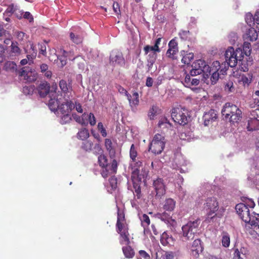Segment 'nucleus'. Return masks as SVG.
<instances>
[{"label": "nucleus", "instance_id": "obj_1", "mask_svg": "<svg viewBox=\"0 0 259 259\" xmlns=\"http://www.w3.org/2000/svg\"><path fill=\"white\" fill-rule=\"evenodd\" d=\"M221 112L224 118L233 124L239 122L242 118L241 110L230 103H226L224 105Z\"/></svg>", "mask_w": 259, "mask_h": 259}, {"label": "nucleus", "instance_id": "obj_2", "mask_svg": "<svg viewBox=\"0 0 259 259\" xmlns=\"http://www.w3.org/2000/svg\"><path fill=\"white\" fill-rule=\"evenodd\" d=\"M225 57L228 65L231 67H234L238 61L243 60L244 55L241 49L237 48L235 50L232 47H229L226 51Z\"/></svg>", "mask_w": 259, "mask_h": 259}, {"label": "nucleus", "instance_id": "obj_3", "mask_svg": "<svg viewBox=\"0 0 259 259\" xmlns=\"http://www.w3.org/2000/svg\"><path fill=\"white\" fill-rule=\"evenodd\" d=\"M171 117L175 122L180 125H186L188 122L189 114L185 108L181 106L172 108Z\"/></svg>", "mask_w": 259, "mask_h": 259}, {"label": "nucleus", "instance_id": "obj_4", "mask_svg": "<svg viewBox=\"0 0 259 259\" xmlns=\"http://www.w3.org/2000/svg\"><path fill=\"white\" fill-rule=\"evenodd\" d=\"M200 220H196L193 222L190 221L182 227L183 236L186 240H191L194 239L195 234L197 233Z\"/></svg>", "mask_w": 259, "mask_h": 259}, {"label": "nucleus", "instance_id": "obj_5", "mask_svg": "<svg viewBox=\"0 0 259 259\" xmlns=\"http://www.w3.org/2000/svg\"><path fill=\"white\" fill-rule=\"evenodd\" d=\"M165 142V138L161 135L156 134L149 146V151L150 150L155 154H160L164 149Z\"/></svg>", "mask_w": 259, "mask_h": 259}, {"label": "nucleus", "instance_id": "obj_6", "mask_svg": "<svg viewBox=\"0 0 259 259\" xmlns=\"http://www.w3.org/2000/svg\"><path fill=\"white\" fill-rule=\"evenodd\" d=\"M219 203L217 199L213 197H208L204 203V208L208 210L207 213V220L210 222L209 219H213L215 215V212L219 209Z\"/></svg>", "mask_w": 259, "mask_h": 259}, {"label": "nucleus", "instance_id": "obj_7", "mask_svg": "<svg viewBox=\"0 0 259 259\" xmlns=\"http://www.w3.org/2000/svg\"><path fill=\"white\" fill-rule=\"evenodd\" d=\"M235 209L240 219L245 223L250 220L251 213L249 208L244 203L237 204L235 206Z\"/></svg>", "mask_w": 259, "mask_h": 259}, {"label": "nucleus", "instance_id": "obj_8", "mask_svg": "<svg viewBox=\"0 0 259 259\" xmlns=\"http://www.w3.org/2000/svg\"><path fill=\"white\" fill-rule=\"evenodd\" d=\"M153 186L156 192L155 197L156 198H160L165 195L166 186L162 179L157 178L156 180H154Z\"/></svg>", "mask_w": 259, "mask_h": 259}, {"label": "nucleus", "instance_id": "obj_9", "mask_svg": "<svg viewBox=\"0 0 259 259\" xmlns=\"http://www.w3.org/2000/svg\"><path fill=\"white\" fill-rule=\"evenodd\" d=\"M109 63L113 66H122L125 64V60L121 52L113 51L110 56Z\"/></svg>", "mask_w": 259, "mask_h": 259}, {"label": "nucleus", "instance_id": "obj_10", "mask_svg": "<svg viewBox=\"0 0 259 259\" xmlns=\"http://www.w3.org/2000/svg\"><path fill=\"white\" fill-rule=\"evenodd\" d=\"M19 76L23 77L24 79L27 82L35 81L37 78L36 72L34 70H31L29 67H24L22 68L19 73Z\"/></svg>", "mask_w": 259, "mask_h": 259}, {"label": "nucleus", "instance_id": "obj_11", "mask_svg": "<svg viewBox=\"0 0 259 259\" xmlns=\"http://www.w3.org/2000/svg\"><path fill=\"white\" fill-rule=\"evenodd\" d=\"M58 95H57L56 92H51L49 97V100L48 101V107L52 111H56L59 107V105L61 104V98H58Z\"/></svg>", "mask_w": 259, "mask_h": 259}, {"label": "nucleus", "instance_id": "obj_12", "mask_svg": "<svg viewBox=\"0 0 259 259\" xmlns=\"http://www.w3.org/2000/svg\"><path fill=\"white\" fill-rule=\"evenodd\" d=\"M248 120L247 129L248 131L253 132L259 130V116L255 111H252Z\"/></svg>", "mask_w": 259, "mask_h": 259}, {"label": "nucleus", "instance_id": "obj_13", "mask_svg": "<svg viewBox=\"0 0 259 259\" xmlns=\"http://www.w3.org/2000/svg\"><path fill=\"white\" fill-rule=\"evenodd\" d=\"M253 229L257 234L259 233V214L253 211L250 216V220L246 223L245 227Z\"/></svg>", "mask_w": 259, "mask_h": 259}, {"label": "nucleus", "instance_id": "obj_14", "mask_svg": "<svg viewBox=\"0 0 259 259\" xmlns=\"http://www.w3.org/2000/svg\"><path fill=\"white\" fill-rule=\"evenodd\" d=\"M204 65H205V61L203 60L199 59L193 62L192 65V69L190 71L191 75L196 76L201 74Z\"/></svg>", "mask_w": 259, "mask_h": 259}, {"label": "nucleus", "instance_id": "obj_15", "mask_svg": "<svg viewBox=\"0 0 259 259\" xmlns=\"http://www.w3.org/2000/svg\"><path fill=\"white\" fill-rule=\"evenodd\" d=\"M160 243L163 246H173L175 239L167 232H164L160 236Z\"/></svg>", "mask_w": 259, "mask_h": 259}, {"label": "nucleus", "instance_id": "obj_16", "mask_svg": "<svg viewBox=\"0 0 259 259\" xmlns=\"http://www.w3.org/2000/svg\"><path fill=\"white\" fill-rule=\"evenodd\" d=\"M217 112L214 109H210L208 112L205 113L203 116L204 125L207 126L217 118Z\"/></svg>", "mask_w": 259, "mask_h": 259}, {"label": "nucleus", "instance_id": "obj_17", "mask_svg": "<svg viewBox=\"0 0 259 259\" xmlns=\"http://www.w3.org/2000/svg\"><path fill=\"white\" fill-rule=\"evenodd\" d=\"M258 37V34L254 28L248 29L243 35L244 40L253 41L256 40Z\"/></svg>", "mask_w": 259, "mask_h": 259}, {"label": "nucleus", "instance_id": "obj_18", "mask_svg": "<svg viewBox=\"0 0 259 259\" xmlns=\"http://www.w3.org/2000/svg\"><path fill=\"white\" fill-rule=\"evenodd\" d=\"M74 108V105L72 101H67L65 102L61 103L58 109L62 114L69 113Z\"/></svg>", "mask_w": 259, "mask_h": 259}, {"label": "nucleus", "instance_id": "obj_19", "mask_svg": "<svg viewBox=\"0 0 259 259\" xmlns=\"http://www.w3.org/2000/svg\"><path fill=\"white\" fill-rule=\"evenodd\" d=\"M50 84L46 81L41 82L37 87V90L40 97H45L50 94Z\"/></svg>", "mask_w": 259, "mask_h": 259}, {"label": "nucleus", "instance_id": "obj_20", "mask_svg": "<svg viewBox=\"0 0 259 259\" xmlns=\"http://www.w3.org/2000/svg\"><path fill=\"white\" fill-rule=\"evenodd\" d=\"M190 73L187 74L185 75L184 80L182 81L183 83L186 87L190 88L193 85H197L200 82L199 79L196 78L191 79Z\"/></svg>", "mask_w": 259, "mask_h": 259}, {"label": "nucleus", "instance_id": "obj_21", "mask_svg": "<svg viewBox=\"0 0 259 259\" xmlns=\"http://www.w3.org/2000/svg\"><path fill=\"white\" fill-rule=\"evenodd\" d=\"M156 217L167 224L172 225L175 222V221L172 219L170 213L166 211L157 213Z\"/></svg>", "mask_w": 259, "mask_h": 259}, {"label": "nucleus", "instance_id": "obj_22", "mask_svg": "<svg viewBox=\"0 0 259 259\" xmlns=\"http://www.w3.org/2000/svg\"><path fill=\"white\" fill-rule=\"evenodd\" d=\"M176 201L172 198H167L165 200L163 204V209L166 211H172L176 207Z\"/></svg>", "mask_w": 259, "mask_h": 259}, {"label": "nucleus", "instance_id": "obj_23", "mask_svg": "<svg viewBox=\"0 0 259 259\" xmlns=\"http://www.w3.org/2000/svg\"><path fill=\"white\" fill-rule=\"evenodd\" d=\"M213 67H215L213 71L211 72L210 80L212 84L215 83L219 77V73L218 71L220 67V63L219 61L213 62Z\"/></svg>", "mask_w": 259, "mask_h": 259}, {"label": "nucleus", "instance_id": "obj_24", "mask_svg": "<svg viewBox=\"0 0 259 259\" xmlns=\"http://www.w3.org/2000/svg\"><path fill=\"white\" fill-rule=\"evenodd\" d=\"M127 98L129 101L130 106L133 108L136 107L139 103V94L137 92H134L132 95H127Z\"/></svg>", "mask_w": 259, "mask_h": 259}, {"label": "nucleus", "instance_id": "obj_25", "mask_svg": "<svg viewBox=\"0 0 259 259\" xmlns=\"http://www.w3.org/2000/svg\"><path fill=\"white\" fill-rule=\"evenodd\" d=\"M120 236L119 242L120 244L128 245L130 244V233L128 230L117 232Z\"/></svg>", "mask_w": 259, "mask_h": 259}, {"label": "nucleus", "instance_id": "obj_26", "mask_svg": "<svg viewBox=\"0 0 259 259\" xmlns=\"http://www.w3.org/2000/svg\"><path fill=\"white\" fill-rule=\"evenodd\" d=\"M105 146L109 153L110 157L111 158H114L115 155V150L112 145L111 140L109 139H106L105 140Z\"/></svg>", "mask_w": 259, "mask_h": 259}, {"label": "nucleus", "instance_id": "obj_27", "mask_svg": "<svg viewBox=\"0 0 259 259\" xmlns=\"http://www.w3.org/2000/svg\"><path fill=\"white\" fill-rule=\"evenodd\" d=\"M61 53L62 54V55L58 57V59L59 60L61 63V67H63L66 64L67 58H68L69 60H72V58L70 57V55L72 53L70 52H67L65 50H61Z\"/></svg>", "mask_w": 259, "mask_h": 259}, {"label": "nucleus", "instance_id": "obj_28", "mask_svg": "<svg viewBox=\"0 0 259 259\" xmlns=\"http://www.w3.org/2000/svg\"><path fill=\"white\" fill-rule=\"evenodd\" d=\"M201 240L199 239H195L192 245L191 251L193 255L197 257L199 255V248H200Z\"/></svg>", "mask_w": 259, "mask_h": 259}, {"label": "nucleus", "instance_id": "obj_29", "mask_svg": "<svg viewBox=\"0 0 259 259\" xmlns=\"http://www.w3.org/2000/svg\"><path fill=\"white\" fill-rule=\"evenodd\" d=\"M247 250L244 247H241L240 250L236 248L234 250L233 259H243V256L247 253Z\"/></svg>", "mask_w": 259, "mask_h": 259}, {"label": "nucleus", "instance_id": "obj_30", "mask_svg": "<svg viewBox=\"0 0 259 259\" xmlns=\"http://www.w3.org/2000/svg\"><path fill=\"white\" fill-rule=\"evenodd\" d=\"M122 252L125 256L128 258H132L135 255V251L134 249L129 245L123 246L122 248Z\"/></svg>", "mask_w": 259, "mask_h": 259}, {"label": "nucleus", "instance_id": "obj_31", "mask_svg": "<svg viewBox=\"0 0 259 259\" xmlns=\"http://www.w3.org/2000/svg\"><path fill=\"white\" fill-rule=\"evenodd\" d=\"M181 54L183 56L182 62L185 64H189L193 59L194 55L192 53H187L185 51H183L181 52Z\"/></svg>", "mask_w": 259, "mask_h": 259}, {"label": "nucleus", "instance_id": "obj_32", "mask_svg": "<svg viewBox=\"0 0 259 259\" xmlns=\"http://www.w3.org/2000/svg\"><path fill=\"white\" fill-rule=\"evenodd\" d=\"M59 87L62 92L64 94L69 92V90H71L72 87L70 83L68 84L66 80L62 79L59 82Z\"/></svg>", "mask_w": 259, "mask_h": 259}, {"label": "nucleus", "instance_id": "obj_33", "mask_svg": "<svg viewBox=\"0 0 259 259\" xmlns=\"http://www.w3.org/2000/svg\"><path fill=\"white\" fill-rule=\"evenodd\" d=\"M215 67H213V63H212V66L210 67L208 65L206 64L205 62V65H204L203 67V75L204 77H209V76L211 75V72L213 71Z\"/></svg>", "mask_w": 259, "mask_h": 259}, {"label": "nucleus", "instance_id": "obj_34", "mask_svg": "<svg viewBox=\"0 0 259 259\" xmlns=\"http://www.w3.org/2000/svg\"><path fill=\"white\" fill-rule=\"evenodd\" d=\"M17 65L13 61L6 62L4 66V69L6 71L14 72L16 70Z\"/></svg>", "mask_w": 259, "mask_h": 259}, {"label": "nucleus", "instance_id": "obj_35", "mask_svg": "<svg viewBox=\"0 0 259 259\" xmlns=\"http://www.w3.org/2000/svg\"><path fill=\"white\" fill-rule=\"evenodd\" d=\"M116 229L117 232L129 230L128 225L126 224L125 221L121 222V223H116Z\"/></svg>", "mask_w": 259, "mask_h": 259}, {"label": "nucleus", "instance_id": "obj_36", "mask_svg": "<svg viewBox=\"0 0 259 259\" xmlns=\"http://www.w3.org/2000/svg\"><path fill=\"white\" fill-rule=\"evenodd\" d=\"M222 244L223 246L228 247L230 244V238L229 234L226 232H223L222 234Z\"/></svg>", "mask_w": 259, "mask_h": 259}, {"label": "nucleus", "instance_id": "obj_37", "mask_svg": "<svg viewBox=\"0 0 259 259\" xmlns=\"http://www.w3.org/2000/svg\"><path fill=\"white\" fill-rule=\"evenodd\" d=\"M130 156L132 162H136V158L138 156V152L137 149L134 144H133L131 146L130 150Z\"/></svg>", "mask_w": 259, "mask_h": 259}, {"label": "nucleus", "instance_id": "obj_38", "mask_svg": "<svg viewBox=\"0 0 259 259\" xmlns=\"http://www.w3.org/2000/svg\"><path fill=\"white\" fill-rule=\"evenodd\" d=\"M98 162L100 166L102 168H106L108 165L107 157L104 154H101L99 156Z\"/></svg>", "mask_w": 259, "mask_h": 259}, {"label": "nucleus", "instance_id": "obj_39", "mask_svg": "<svg viewBox=\"0 0 259 259\" xmlns=\"http://www.w3.org/2000/svg\"><path fill=\"white\" fill-rule=\"evenodd\" d=\"M89 137V131L86 128H82L77 133V137L78 139L84 140Z\"/></svg>", "mask_w": 259, "mask_h": 259}, {"label": "nucleus", "instance_id": "obj_40", "mask_svg": "<svg viewBox=\"0 0 259 259\" xmlns=\"http://www.w3.org/2000/svg\"><path fill=\"white\" fill-rule=\"evenodd\" d=\"M141 221L142 226L143 227H147L150 224V220L149 217L146 214H143L140 217Z\"/></svg>", "mask_w": 259, "mask_h": 259}, {"label": "nucleus", "instance_id": "obj_41", "mask_svg": "<svg viewBox=\"0 0 259 259\" xmlns=\"http://www.w3.org/2000/svg\"><path fill=\"white\" fill-rule=\"evenodd\" d=\"M243 50L246 56L250 55L251 51V46L249 41L244 40L243 45Z\"/></svg>", "mask_w": 259, "mask_h": 259}, {"label": "nucleus", "instance_id": "obj_42", "mask_svg": "<svg viewBox=\"0 0 259 259\" xmlns=\"http://www.w3.org/2000/svg\"><path fill=\"white\" fill-rule=\"evenodd\" d=\"M93 143L91 141H85L82 142L81 148L85 151H90L93 147Z\"/></svg>", "mask_w": 259, "mask_h": 259}, {"label": "nucleus", "instance_id": "obj_43", "mask_svg": "<svg viewBox=\"0 0 259 259\" xmlns=\"http://www.w3.org/2000/svg\"><path fill=\"white\" fill-rule=\"evenodd\" d=\"M70 37L72 41L76 44H80L82 41V37L79 35H75L73 32L70 33Z\"/></svg>", "mask_w": 259, "mask_h": 259}, {"label": "nucleus", "instance_id": "obj_44", "mask_svg": "<svg viewBox=\"0 0 259 259\" xmlns=\"http://www.w3.org/2000/svg\"><path fill=\"white\" fill-rule=\"evenodd\" d=\"M171 124L165 117H163L159 121L158 126L160 128L171 126Z\"/></svg>", "mask_w": 259, "mask_h": 259}, {"label": "nucleus", "instance_id": "obj_45", "mask_svg": "<svg viewBox=\"0 0 259 259\" xmlns=\"http://www.w3.org/2000/svg\"><path fill=\"white\" fill-rule=\"evenodd\" d=\"M225 91L228 93H231L234 91V87L233 83L232 81H228L225 84L224 86Z\"/></svg>", "mask_w": 259, "mask_h": 259}, {"label": "nucleus", "instance_id": "obj_46", "mask_svg": "<svg viewBox=\"0 0 259 259\" xmlns=\"http://www.w3.org/2000/svg\"><path fill=\"white\" fill-rule=\"evenodd\" d=\"M178 52V50L172 49V48H168L166 55L167 57L174 59H175V55Z\"/></svg>", "mask_w": 259, "mask_h": 259}, {"label": "nucleus", "instance_id": "obj_47", "mask_svg": "<svg viewBox=\"0 0 259 259\" xmlns=\"http://www.w3.org/2000/svg\"><path fill=\"white\" fill-rule=\"evenodd\" d=\"M125 214L123 211L119 210L118 208L117 211V219L116 223H121V222H125Z\"/></svg>", "mask_w": 259, "mask_h": 259}, {"label": "nucleus", "instance_id": "obj_48", "mask_svg": "<svg viewBox=\"0 0 259 259\" xmlns=\"http://www.w3.org/2000/svg\"><path fill=\"white\" fill-rule=\"evenodd\" d=\"M63 115L61 117V122L62 124H66L70 122L71 120V117L69 113L63 114Z\"/></svg>", "mask_w": 259, "mask_h": 259}, {"label": "nucleus", "instance_id": "obj_49", "mask_svg": "<svg viewBox=\"0 0 259 259\" xmlns=\"http://www.w3.org/2000/svg\"><path fill=\"white\" fill-rule=\"evenodd\" d=\"M242 203H245L247 206L248 208L250 207L253 208L255 206V203L251 199L245 198L242 199Z\"/></svg>", "mask_w": 259, "mask_h": 259}, {"label": "nucleus", "instance_id": "obj_50", "mask_svg": "<svg viewBox=\"0 0 259 259\" xmlns=\"http://www.w3.org/2000/svg\"><path fill=\"white\" fill-rule=\"evenodd\" d=\"M98 128L99 131L103 137H105L107 136V133L105 128H104L103 124L102 122H99L98 124Z\"/></svg>", "mask_w": 259, "mask_h": 259}, {"label": "nucleus", "instance_id": "obj_51", "mask_svg": "<svg viewBox=\"0 0 259 259\" xmlns=\"http://www.w3.org/2000/svg\"><path fill=\"white\" fill-rule=\"evenodd\" d=\"M133 187L134 188L135 192L136 193L138 198H139L140 197L141 194V188L139 184L136 183L135 182H134Z\"/></svg>", "mask_w": 259, "mask_h": 259}, {"label": "nucleus", "instance_id": "obj_52", "mask_svg": "<svg viewBox=\"0 0 259 259\" xmlns=\"http://www.w3.org/2000/svg\"><path fill=\"white\" fill-rule=\"evenodd\" d=\"M179 35L181 39L186 40L189 35V31L182 30L179 33Z\"/></svg>", "mask_w": 259, "mask_h": 259}, {"label": "nucleus", "instance_id": "obj_53", "mask_svg": "<svg viewBox=\"0 0 259 259\" xmlns=\"http://www.w3.org/2000/svg\"><path fill=\"white\" fill-rule=\"evenodd\" d=\"M168 48H170L175 50H178V42L176 39L174 38L169 42Z\"/></svg>", "mask_w": 259, "mask_h": 259}, {"label": "nucleus", "instance_id": "obj_54", "mask_svg": "<svg viewBox=\"0 0 259 259\" xmlns=\"http://www.w3.org/2000/svg\"><path fill=\"white\" fill-rule=\"evenodd\" d=\"M87 116L89 117L90 124L92 126L95 125L96 123V120L94 114L90 113L89 115H87Z\"/></svg>", "mask_w": 259, "mask_h": 259}, {"label": "nucleus", "instance_id": "obj_55", "mask_svg": "<svg viewBox=\"0 0 259 259\" xmlns=\"http://www.w3.org/2000/svg\"><path fill=\"white\" fill-rule=\"evenodd\" d=\"M117 166H118V163H117V161L114 159H113V160L111 163V166H110L111 168H111V170L113 173L116 172Z\"/></svg>", "mask_w": 259, "mask_h": 259}, {"label": "nucleus", "instance_id": "obj_56", "mask_svg": "<svg viewBox=\"0 0 259 259\" xmlns=\"http://www.w3.org/2000/svg\"><path fill=\"white\" fill-rule=\"evenodd\" d=\"M245 20L246 22L251 26V23H253V16L251 14L248 13L246 15Z\"/></svg>", "mask_w": 259, "mask_h": 259}, {"label": "nucleus", "instance_id": "obj_57", "mask_svg": "<svg viewBox=\"0 0 259 259\" xmlns=\"http://www.w3.org/2000/svg\"><path fill=\"white\" fill-rule=\"evenodd\" d=\"M33 88L32 87L25 86L23 88V92L25 94H31L33 93Z\"/></svg>", "mask_w": 259, "mask_h": 259}, {"label": "nucleus", "instance_id": "obj_58", "mask_svg": "<svg viewBox=\"0 0 259 259\" xmlns=\"http://www.w3.org/2000/svg\"><path fill=\"white\" fill-rule=\"evenodd\" d=\"M139 254L140 256L144 259H150V255L145 250H140L139 251Z\"/></svg>", "mask_w": 259, "mask_h": 259}, {"label": "nucleus", "instance_id": "obj_59", "mask_svg": "<svg viewBox=\"0 0 259 259\" xmlns=\"http://www.w3.org/2000/svg\"><path fill=\"white\" fill-rule=\"evenodd\" d=\"M174 253L171 251H166L165 252L164 255L162 256L163 259H174Z\"/></svg>", "mask_w": 259, "mask_h": 259}, {"label": "nucleus", "instance_id": "obj_60", "mask_svg": "<svg viewBox=\"0 0 259 259\" xmlns=\"http://www.w3.org/2000/svg\"><path fill=\"white\" fill-rule=\"evenodd\" d=\"M72 116L77 122L82 124L84 123L83 121V117L81 118L80 116L77 115L76 113L72 114Z\"/></svg>", "mask_w": 259, "mask_h": 259}, {"label": "nucleus", "instance_id": "obj_61", "mask_svg": "<svg viewBox=\"0 0 259 259\" xmlns=\"http://www.w3.org/2000/svg\"><path fill=\"white\" fill-rule=\"evenodd\" d=\"M157 54L155 53V52H152L150 53L147 58V61H156V60L157 59Z\"/></svg>", "mask_w": 259, "mask_h": 259}, {"label": "nucleus", "instance_id": "obj_62", "mask_svg": "<svg viewBox=\"0 0 259 259\" xmlns=\"http://www.w3.org/2000/svg\"><path fill=\"white\" fill-rule=\"evenodd\" d=\"M144 51L145 53V55H147L150 51H152V52H154V50L153 46L146 45L144 47Z\"/></svg>", "mask_w": 259, "mask_h": 259}, {"label": "nucleus", "instance_id": "obj_63", "mask_svg": "<svg viewBox=\"0 0 259 259\" xmlns=\"http://www.w3.org/2000/svg\"><path fill=\"white\" fill-rule=\"evenodd\" d=\"M116 88H117L118 92L120 94H124L126 97H127V95H129V94L127 93V91L122 86H121L120 85H118Z\"/></svg>", "mask_w": 259, "mask_h": 259}, {"label": "nucleus", "instance_id": "obj_64", "mask_svg": "<svg viewBox=\"0 0 259 259\" xmlns=\"http://www.w3.org/2000/svg\"><path fill=\"white\" fill-rule=\"evenodd\" d=\"M113 9L114 11L117 14L120 13L119 5L118 3L114 2L113 4Z\"/></svg>", "mask_w": 259, "mask_h": 259}]
</instances>
